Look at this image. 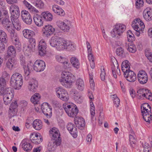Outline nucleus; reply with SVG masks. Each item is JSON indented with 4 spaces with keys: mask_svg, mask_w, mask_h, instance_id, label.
Instances as JSON below:
<instances>
[{
    "mask_svg": "<svg viewBox=\"0 0 152 152\" xmlns=\"http://www.w3.org/2000/svg\"><path fill=\"white\" fill-rule=\"evenodd\" d=\"M50 135L53 140L48 145L49 149L51 151H54L56 148L60 145L61 140L58 129L55 127L52 128L49 131Z\"/></svg>",
    "mask_w": 152,
    "mask_h": 152,
    "instance_id": "f257e3e1",
    "label": "nucleus"
},
{
    "mask_svg": "<svg viewBox=\"0 0 152 152\" xmlns=\"http://www.w3.org/2000/svg\"><path fill=\"white\" fill-rule=\"evenodd\" d=\"M129 62L126 60L122 62L121 69L126 79L129 82H133L136 80V75L133 71L130 70Z\"/></svg>",
    "mask_w": 152,
    "mask_h": 152,
    "instance_id": "f03ea898",
    "label": "nucleus"
},
{
    "mask_svg": "<svg viewBox=\"0 0 152 152\" xmlns=\"http://www.w3.org/2000/svg\"><path fill=\"white\" fill-rule=\"evenodd\" d=\"M75 80V76L69 72L63 71L61 74L60 82L62 85L66 88H70L73 83Z\"/></svg>",
    "mask_w": 152,
    "mask_h": 152,
    "instance_id": "7ed1b4c3",
    "label": "nucleus"
},
{
    "mask_svg": "<svg viewBox=\"0 0 152 152\" xmlns=\"http://www.w3.org/2000/svg\"><path fill=\"white\" fill-rule=\"evenodd\" d=\"M23 79L22 75L18 73L13 74L10 80L11 85L16 89H19L23 84Z\"/></svg>",
    "mask_w": 152,
    "mask_h": 152,
    "instance_id": "20e7f679",
    "label": "nucleus"
},
{
    "mask_svg": "<svg viewBox=\"0 0 152 152\" xmlns=\"http://www.w3.org/2000/svg\"><path fill=\"white\" fill-rule=\"evenodd\" d=\"M63 107L68 115L71 117L76 116L78 112V109L75 104L72 103L64 104Z\"/></svg>",
    "mask_w": 152,
    "mask_h": 152,
    "instance_id": "39448f33",
    "label": "nucleus"
},
{
    "mask_svg": "<svg viewBox=\"0 0 152 152\" xmlns=\"http://www.w3.org/2000/svg\"><path fill=\"white\" fill-rule=\"evenodd\" d=\"M126 29V26L121 24H117L111 32V36L113 37L119 38Z\"/></svg>",
    "mask_w": 152,
    "mask_h": 152,
    "instance_id": "423d86ee",
    "label": "nucleus"
},
{
    "mask_svg": "<svg viewBox=\"0 0 152 152\" xmlns=\"http://www.w3.org/2000/svg\"><path fill=\"white\" fill-rule=\"evenodd\" d=\"M137 95L140 99L145 98L151 101L152 100V94L150 90L145 88H140L138 90L137 92Z\"/></svg>",
    "mask_w": 152,
    "mask_h": 152,
    "instance_id": "0eeeda50",
    "label": "nucleus"
},
{
    "mask_svg": "<svg viewBox=\"0 0 152 152\" xmlns=\"http://www.w3.org/2000/svg\"><path fill=\"white\" fill-rule=\"evenodd\" d=\"M56 92L57 96L61 100L65 102L68 100V94L65 90L61 87H59L56 88Z\"/></svg>",
    "mask_w": 152,
    "mask_h": 152,
    "instance_id": "6e6552de",
    "label": "nucleus"
},
{
    "mask_svg": "<svg viewBox=\"0 0 152 152\" xmlns=\"http://www.w3.org/2000/svg\"><path fill=\"white\" fill-rule=\"evenodd\" d=\"M113 64L111 65V69L113 74L114 78L117 77V75H121L120 71L118 68V64L117 60L114 57L111 58Z\"/></svg>",
    "mask_w": 152,
    "mask_h": 152,
    "instance_id": "1a4fd4ad",
    "label": "nucleus"
},
{
    "mask_svg": "<svg viewBox=\"0 0 152 152\" xmlns=\"http://www.w3.org/2000/svg\"><path fill=\"white\" fill-rule=\"evenodd\" d=\"M0 95L3 96V100L4 104L7 105L10 104L14 97L13 94L10 90H6L3 94Z\"/></svg>",
    "mask_w": 152,
    "mask_h": 152,
    "instance_id": "9d476101",
    "label": "nucleus"
},
{
    "mask_svg": "<svg viewBox=\"0 0 152 152\" xmlns=\"http://www.w3.org/2000/svg\"><path fill=\"white\" fill-rule=\"evenodd\" d=\"M41 110L43 114L48 118H50L52 116L51 106L47 103H43L41 105Z\"/></svg>",
    "mask_w": 152,
    "mask_h": 152,
    "instance_id": "9b49d317",
    "label": "nucleus"
},
{
    "mask_svg": "<svg viewBox=\"0 0 152 152\" xmlns=\"http://www.w3.org/2000/svg\"><path fill=\"white\" fill-rule=\"evenodd\" d=\"M45 67V62L42 60H37L34 62L33 68L34 70L37 72H41L44 70Z\"/></svg>",
    "mask_w": 152,
    "mask_h": 152,
    "instance_id": "f8f14e48",
    "label": "nucleus"
},
{
    "mask_svg": "<svg viewBox=\"0 0 152 152\" xmlns=\"http://www.w3.org/2000/svg\"><path fill=\"white\" fill-rule=\"evenodd\" d=\"M21 17L23 21L28 25H30L32 22V18L29 12L23 10L21 12Z\"/></svg>",
    "mask_w": 152,
    "mask_h": 152,
    "instance_id": "ddd939ff",
    "label": "nucleus"
},
{
    "mask_svg": "<svg viewBox=\"0 0 152 152\" xmlns=\"http://www.w3.org/2000/svg\"><path fill=\"white\" fill-rule=\"evenodd\" d=\"M55 31V29L49 25L44 26L42 29L43 35L46 37L51 35Z\"/></svg>",
    "mask_w": 152,
    "mask_h": 152,
    "instance_id": "4468645a",
    "label": "nucleus"
},
{
    "mask_svg": "<svg viewBox=\"0 0 152 152\" xmlns=\"http://www.w3.org/2000/svg\"><path fill=\"white\" fill-rule=\"evenodd\" d=\"M57 26L64 32H68L69 30L70 21L65 20L63 21H58L56 22Z\"/></svg>",
    "mask_w": 152,
    "mask_h": 152,
    "instance_id": "2eb2a0df",
    "label": "nucleus"
},
{
    "mask_svg": "<svg viewBox=\"0 0 152 152\" xmlns=\"http://www.w3.org/2000/svg\"><path fill=\"white\" fill-rule=\"evenodd\" d=\"M137 77L138 81L142 84H145L148 80L147 74L145 71L143 70L139 72Z\"/></svg>",
    "mask_w": 152,
    "mask_h": 152,
    "instance_id": "dca6fc26",
    "label": "nucleus"
},
{
    "mask_svg": "<svg viewBox=\"0 0 152 152\" xmlns=\"http://www.w3.org/2000/svg\"><path fill=\"white\" fill-rule=\"evenodd\" d=\"M11 14V18H18L20 15V10L18 6L15 4H12L9 8Z\"/></svg>",
    "mask_w": 152,
    "mask_h": 152,
    "instance_id": "f3484780",
    "label": "nucleus"
},
{
    "mask_svg": "<svg viewBox=\"0 0 152 152\" xmlns=\"http://www.w3.org/2000/svg\"><path fill=\"white\" fill-rule=\"evenodd\" d=\"M132 28L134 30H141L145 27L143 23L140 19H137L134 20L132 24Z\"/></svg>",
    "mask_w": 152,
    "mask_h": 152,
    "instance_id": "a211bd4d",
    "label": "nucleus"
},
{
    "mask_svg": "<svg viewBox=\"0 0 152 152\" xmlns=\"http://www.w3.org/2000/svg\"><path fill=\"white\" fill-rule=\"evenodd\" d=\"M20 64L21 65L23 66V67L24 70L25 75L26 76H28L30 73L29 69L30 66H31V62L30 61L29 63L28 64L26 65L25 58L23 56H21L20 57Z\"/></svg>",
    "mask_w": 152,
    "mask_h": 152,
    "instance_id": "6ab92c4d",
    "label": "nucleus"
},
{
    "mask_svg": "<svg viewBox=\"0 0 152 152\" xmlns=\"http://www.w3.org/2000/svg\"><path fill=\"white\" fill-rule=\"evenodd\" d=\"M57 41V50L60 51L67 49V41L63 38L58 37Z\"/></svg>",
    "mask_w": 152,
    "mask_h": 152,
    "instance_id": "aec40b11",
    "label": "nucleus"
},
{
    "mask_svg": "<svg viewBox=\"0 0 152 152\" xmlns=\"http://www.w3.org/2000/svg\"><path fill=\"white\" fill-rule=\"evenodd\" d=\"M38 86V83L37 80L34 78L31 79L28 83V88L31 92H35Z\"/></svg>",
    "mask_w": 152,
    "mask_h": 152,
    "instance_id": "412c9836",
    "label": "nucleus"
},
{
    "mask_svg": "<svg viewBox=\"0 0 152 152\" xmlns=\"http://www.w3.org/2000/svg\"><path fill=\"white\" fill-rule=\"evenodd\" d=\"M46 43L43 39L40 41L39 45V53L41 56L45 55L46 52Z\"/></svg>",
    "mask_w": 152,
    "mask_h": 152,
    "instance_id": "4be33fe9",
    "label": "nucleus"
},
{
    "mask_svg": "<svg viewBox=\"0 0 152 152\" xmlns=\"http://www.w3.org/2000/svg\"><path fill=\"white\" fill-rule=\"evenodd\" d=\"M75 124L78 128L80 130L83 129L85 125V122L84 119L81 117H75L74 119Z\"/></svg>",
    "mask_w": 152,
    "mask_h": 152,
    "instance_id": "5701e85b",
    "label": "nucleus"
},
{
    "mask_svg": "<svg viewBox=\"0 0 152 152\" xmlns=\"http://www.w3.org/2000/svg\"><path fill=\"white\" fill-rule=\"evenodd\" d=\"M66 127L73 137L75 138L77 137V129L73 124L69 123L67 125Z\"/></svg>",
    "mask_w": 152,
    "mask_h": 152,
    "instance_id": "b1692460",
    "label": "nucleus"
},
{
    "mask_svg": "<svg viewBox=\"0 0 152 152\" xmlns=\"http://www.w3.org/2000/svg\"><path fill=\"white\" fill-rule=\"evenodd\" d=\"M30 140L34 144H38L42 141V137L39 134L34 133L31 136Z\"/></svg>",
    "mask_w": 152,
    "mask_h": 152,
    "instance_id": "393cba45",
    "label": "nucleus"
},
{
    "mask_svg": "<svg viewBox=\"0 0 152 152\" xmlns=\"http://www.w3.org/2000/svg\"><path fill=\"white\" fill-rule=\"evenodd\" d=\"M22 147L23 149L27 152L30 151L32 148V146L29 143V140L25 139L22 142Z\"/></svg>",
    "mask_w": 152,
    "mask_h": 152,
    "instance_id": "a878e982",
    "label": "nucleus"
},
{
    "mask_svg": "<svg viewBox=\"0 0 152 152\" xmlns=\"http://www.w3.org/2000/svg\"><path fill=\"white\" fill-rule=\"evenodd\" d=\"M56 59L57 61L64 64L65 68H66L67 66H69L67 59L64 56L60 55H57L56 56Z\"/></svg>",
    "mask_w": 152,
    "mask_h": 152,
    "instance_id": "bb28decb",
    "label": "nucleus"
},
{
    "mask_svg": "<svg viewBox=\"0 0 152 152\" xmlns=\"http://www.w3.org/2000/svg\"><path fill=\"white\" fill-rule=\"evenodd\" d=\"M33 20L35 24L38 26H41L43 25V21L42 16L38 14L34 15Z\"/></svg>",
    "mask_w": 152,
    "mask_h": 152,
    "instance_id": "cd10ccee",
    "label": "nucleus"
},
{
    "mask_svg": "<svg viewBox=\"0 0 152 152\" xmlns=\"http://www.w3.org/2000/svg\"><path fill=\"white\" fill-rule=\"evenodd\" d=\"M16 54V51L14 46L10 45L7 48V55L6 57L9 58L10 57H14Z\"/></svg>",
    "mask_w": 152,
    "mask_h": 152,
    "instance_id": "c85d7f7f",
    "label": "nucleus"
},
{
    "mask_svg": "<svg viewBox=\"0 0 152 152\" xmlns=\"http://www.w3.org/2000/svg\"><path fill=\"white\" fill-rule=\"evenodd\" d=\"M52 10L55 13L58 15L63 16L65 15L64 10L61 7L56 5H54L53 6Z\"/></svg>",
    "mask_w": 152,
    "mask_h": 152,
    "instance_id": "c756f323",
    "label": "nucleus"
},
{
    "mask_svg": "<svg viewBox=\"0 0 152 152\" xmlns=\"http://www.w3.org/2000/svg\"><path fill=\"white\" fill-rule=\"evenodd\" d=\"M11 38L12 39L13 43L16 48L18 50H20L21 49V45L19 41V38L17 34L15 35V36L12 37Z\"/></svg>",
    "mask_w": 152,
    "mask_h": 152,
    "instance_id": "7c9ffc66",
    "label": "nucleus"
},
{
    "mask_svg": "<svg viewBox=\"0 0 152 152\" xmlns=\"http://www.w3.org/2000/svg\"><path fill=\"white\" fill-rule=\"evenodd\" d=\"M23 3L31 12L33 13H36L39 12L38 11L36 8L32 6L26 0H24L23 1Z\"/></svg>",
    "mask_w": 152,
    "mask_h": 152,
    "instance_id": "2f4dec72",
    "label": "nucleus"
},
{
    "mask_svg": "<svg viewBox=\"0 0 152 152\" xmlns=\"http://www.w3.org/2000/svg\"><path fill=\"white\" fill-rule=\"evenodd\" d=\"M18 18H11L12 24L13 25V27L18 31L21 28V24L18 19Z\"/></svg>",
    "mask_w": 152,
    "mask_h": 152,
    "instance_id": "473e14b6",
    "label": "nucleus"
},
{
    "mask_svg": "<svg viewBox=\"0 0 152 152\" xmlns=\"http://www.w3.org/2000/svg\"><path fill=\"white\" fill-rule=\"evenodd\" d=\"M6 83L5 80L2 78L0 77V95L3 94L6 90H9V88L6 89Z\"/></svg>",
    "mask_w": 152,
    "mask_h": 152,
    "instance_id": "72a5a7b5",
    "label": "nucleus"
},
{
    "mask_svg": "<svg viewBox=\"0 0 152 152\" xmlns=\"http://www.w3.org/2000/svg\"><path fill=\"white\" fill-rule=\"evenodd\" d=\"M18 105L16 101H15L14 102H12L10 107L9 110V114L10 115L11 117H12L14 115L15 110L17 108Z\"/></svg>",
    "mask_w": 152,
    "mask_h": 152,
    "instance_id": "f704fd0d",
    "label": "nucleus"
},
{
    "mask_svg": "<svg viewBox=\"0 0 152 152\" xmlns=\"http://www.w3.org/2000/svg\"><path fill=\"white\" fill-rule=\"evenodd\" d=\"M33 126L35 130H39L42 127V123L40 120L37 119L33 121Z\"/></svg>",
    "mask_w": 152,
    "mask_h": 152,
    "instance_id": "c9c22d12",
    "label": "nucleus"
},
{
    "mask_svg": "<svg viewBox=\"0 0 152 152\" xmlns=\"http://www.w3.org/2000/svg\"><path fill=\"white\" fill-rule=\"evenodd\" d=\"M16 63V61L15 58L11 57L8 60L6 63V66L10 69H12L15 67L14 66Z\"/></svg>",
    "mask_w": 152,
    "mask_h": 152,
    "instance_id": "e433bc0d",
    "label": "nucleus"
},
{
    "mask_svg": "<svg viewBox=\"0 0 152 152\" xmlns=\"http://www.w3.org/2000/svg\"><path fill=\"white\" fill-rule=\"evenodd\" d=\"M23 34L24 37L27 39H30L34 35V32L30 30L26 29L23 31Z\"/></svg>",
    "mask_w": 152,
    "mask_h": 152,
    "instance_id": "4c0bfd02",
    "label": "nucleus"
},
{
    "mask_svg": "<svg viewBox=\"0 0 152 152\" xmlns=\"http://www.w3.org/2000/svg\"><path fill=\"white\" fill-rule=\"evenodd\" d=\"M71 64L75 68L78 69L80 66V63L78 58L75 57H72L70 60Z\"/></svg>",
    "mask_w": 152,
    "mask_h": 152,
    "instance_id": "58836bf2",
    "label": "nucleus"
},
{
    "mask_svg": "<svg viewBox=\"0 0 152 152\" xmlns=\"http://www.w3.org/2000/svg\"><path fill=\"white\" fill-rule=\"evenodd\" d=\"M41 96L39 93H35L33 95L31 98V101L34 104H38L39 103V101Z\"/></svg>",
    "mask_w": 152,
    "mask_h": 152,
    "instance_id": "ea45409f",
    "label": "nucleus"
},
{
    "mask_svg": "<svg viewBox=\"0 0 152 152\" xmlns=\"http://www.w3.org/2000/svg\"><path fill=\"white\" fill-rule=\"evenodd\" d=\"M76 85L77 89L80 91L83 90L84 87V83L83 80L80 78L77 80Z\"/></svg>",
    "mask_w": 152,
    "mask_h": 152,
    "instance_id": "a19ab883",
    "label": "nucleus"
},
{
    "mask_svg": "<svg viewBox=\"0 0 152 152\" xmlns=\"http://www.w3.org/2000/svg\"><path fill=\"white\" fill-rule=\"evenodd\" d=\"M143 17L146 21H150L152 20V13L147 8L145 9L143 13Z\"/></svg>",
    "mask_w": 152,
    "mask_h": 152,
    "instance_id": "79ce46f5",
    "label": "nucleus"
},
{
    "mask_svg": "<svg viewBox=\"0 0 152 152\" xmlns=\"http://www.w3.org/2000/svg\"><path fill=\"white\" fill-rule=\"evenodd\" d=\"M73 92L74 93L73 95L75 101L78 103H81L83 102V98L80 94L75 91Z\"/></svg>",
    "mask_w": 152,
    "mask_h": 152,
    "instance_id": "37998d69",
    "label": "nucleus"
},
{
    "mask_svg": "<svg viewBox=\"0 0 152 152\" xmlns=\"http://www.w3.org/2000/svg\"><path fill=\"white\" fill-rule=\"evenodd\" d=\"M42 16L46 21H51L53 18L52 15L48 12H43L42 14Z\"/></svg>",
    "mask_w": 152,
    "mask_h": 152,
    "instance_id": "c03bdc74",
    "label": "nucleus"
},
{
    "mask_svg": "<svg viewBox=\"0 0 152 152\" xmlns=\"http://www.w3.org/2000/svg\"><path fill=\"white\" fill-rule=\"evenodd\" d=\"M33 4L37 7L40 9L43 8L44 3L41 0H31Z\"/></svg>",
    "mask_w": 152,
    "mask_h": 152,
    "instance_id": "a18cd8bd",
    "label": "nucleus"
},
{
    "mask_svg": "<svg viewBox=\"0 0 152 152\" xmlns=\"http://www.w3.org/2000/svg\"><path fill=\"white\" fill-rule=\"evenodd\" d=\"M8 38L6 33L2 30H0V40L2 41L4 43H6Z\"/></svg>",
    "mask_w": 152,
    "mask_h": 152,
    "instance_id": "49530a36",
    "label": "nucleus"
},
{
    "mask_svg": "<svg viewBox=\"0 0 152 152\" xmlns=\"http://www.w3.org/2000/svg\"><path fill=\"white\" fill-rule=\"evenodd\" d=\"M148 113L145 114L144 113L142 114V116L144 120L147 122L150 123V122L152 120V114L151 111H148Z\"/></svg>",
    "mask_w": 152,
    "mask_h": 152,
    "instance_id": "de8ad7c7",
    "label": "nucleus"
},
{
    "mask_svg": "<svg viewBox=\"0 0 152 152\" xmlns=\"http://www.w3.org/2000/svg\"><path fill=\"white\" fill-rule=\"evenodd\" d=\"M2 22L5 29L12 26V22L9 20L8 18L3 19Z\"/></svg>",
    "mask_w": 152,
    "mask_h": 152,
    "instance_id": "09e8293b",
    "label": "nucleus"
},
{
    "mask_svg": "<svg viewBox=\"0 0 152 152\" xmlns=\"http://www.w3.org/2000/svg\"><path fill=\"white\" fill-rule=\"evenodd\" d=\"M58 38L56 37H53L50 41V43L51 46L53 47H55L56 49L57 43Z\"/></svg>",
    "mask_w": 152,
    "mask_h": 152,
    "instance_id": "8fccbe9b",
    "label": "nucleus"
},
{
    "mask_svg": "<svg viewBox=\"0 0 152 152\" xmlns=\"http://www.w3.org/2000/svg\"><path fill=\"white\" fill-rule=\"evenodd\" d=\"M7 30L8 33H9L11 36V37H13L15 36L17 34L15 32V30L14 29V27L12 26L8 27V28L5 29Z\"/></svg>",
    "mask_w": 152,
    "mask_h": 152,
    "instance_id": "3c124183",
    "label": "nucleus"
},
{
    "mask_svg": "<svg viewBox=\"0 0 152 152\" xmlns=\"http://www.w3.org/2000/svg\"><path fill=\"white\" fill-rule=\"evenodd\" d=\"M127 40L128 41L132 42L134 40V35L131 30H129L127 32Z\"/></svg>",
    "mask_w": 152,
    "mask_h": 152,
    "instance_id": "603ef678",
    "label": "nucleus"
},
{
    "mask_svg": "<svg viewBox=\"0 0 152 152\" xmlns=\"http://www.w3.org/2000/svg\"><path fill=\"white\" fill-rule=\"evenodd\" d=\"M145 55L149 61L152 62V53L151 51L148 49H146L145 50Z\"/></svg>",
    "mask_w": 152,
    "mask_h": 152,
    "instance_id": "864d4df0",
    "label": "nucleus"
},
{
    "mask_svg": "<svg viewBox=\"0 0 152 152\" xmlns=\"http://www.w3.org/2000/svg\"><path fill=\"white\" fill-rule=\"evenodd\" d=\"M127 50L130 53H134L136 52L137 50L135 45L134 44H130L129 47L127 48Z\"/></svg>",
    "mask_w": 152,
    "mask_h": 152,
    "instance_id": "5fc2aeb1",
    "label": "nucleus"
},
{
    "mask_svg": "<svg viewBox=\"0 0 152 152\" xmlns=\"http://www.w3.org/2000/svg\"><path fill=\"white\" fill-rule=\"evenodd\" d=\"M151 107L148 103H144L141 106V110H143V112L146 110L151 111Z\"/></svg>",
    "mask_w": 152,
    "mask_h": 152,
    "instance_id": "6e6d98bb",
    "label": "nucleus"
},
{
    "mask_svg": "<svg viewBox=\"0 0 152 152\" xmlns=\"http://www.w3.org/2000/svg\"><path fill=\"white\" fill-rule=\"evenodd\" d=\"M90 103L91 104V119H92L95 114V107L92 101H90Z\"/></svg>",
    "mask_w": 152,
    "mask_h": 152,
    "instance_id": "4d7b16f0",
    "label": "nucleus"
},
{
    "mask_svg": "<svg viewBox=\"0 0 152 152\" xmlns=\"http://www.w3.org/2000/svg\"><path fill=\"white\" fill-rule=\"evenodd\" d=\"M67 49L71 51H73L75 49V45L72 42L67 41Z\"/></svg>",
    "mask_w": 152,
    "mask_h": 152,
    "instance_id": "13d9d810",
    "label": "nucleus"
},
{
    "mask_svg": "<svg viewBox=\"0 0 152 152\" xmlns=\"http://www.w3.org/2000/svg\"><path fill=\"white\" fill-rule=\"evenodd\" d=\"M116 53L118 56L122 57L124 54V50L122 48L120 47L117 49Z\"/></svg>",
    "mask_w": 152,
    "mask_h": 152,
    "instance_id": "bf43d9fd",
    "label": "nucleus"
},
{
    "mask_svg": "<svg viewBox=\"0 0 152 152\" xmlns=\"http://www.w3.org/2000/svg\"><path fill=\"white\" fill-rule=\"evenodd\" d=\"M105 72L104 68L101 67V69L100 77L102 81H104L105 79Z\"/></svg>",
    "mask_w": 152,
    "mask_h": 152,
    "instance_id": "052dcab7",
    "label": "nucleus"
},
{
    "mask_svg": "<svg viewBox=\"0 0 152 152\" xmlns=\"http://www.w3.org/2000/svg\"><path fill=\"white\" fill-rule=\"evenodd\" d=\"M143 0H137L135 3L136 8H140V7L143 6Z\"/></svg>",
    "mask_w": 152,
    "mask_h": 152,
    "instance_id": "680f3d73",
    "label": "nucleus"
},
{
    "mask_svg": "<svg viewBox=\"0 0 152 152\" xmlns=\"http://www.w3.org/2000/svg\"><path fill=\"white\" fill-rule=\"evenodd\" d=\"M28 103L27 101L25 100H23L21 102V105L22 108L24 110L28 108Z\"/></svg>",
    "mask_w": 152,
    "mask_h": 152,
    "instance_id": "e2e57ef3",
    "label": "nucleus"
},
{
    "mask_svg": "<svg viewBox=\"0 0 152 152\" xmlns=\"http://www.w3.org/2000/svg\"><path fill=\"white\" fill-rule=\"evenodd\" d=\"M90 77V83L91 88L92 89H94L95 86L94 83L92 76L89 75Z\"/></svg>",
    "mask_w": 152,
    "mask_h": 152,
    "instance_id": "0e129e2a",
    "label": "nucleus"
},
{
    "mask_svg": "<svg viewBox=\"0 0 152 152\" xmlns=\"http://www.w3.org/2000/svg\"><path fill=\"white\" fill-rule=\"evenodd\" d=\"M120 100L118 98H116L114 99V103L115 106L118 107L119 105Z\"/></svg>",
    "mask_w": 152,
    "mask_h": 152,
    "instance_id": "69168bd1",
    "label": "nucleus"
},
{
    "mask_svg": "<svg viewBox=\"0 0 152 152\" xmlns=\"http://www.w3.org/2000/svg\"><path fill=\"white\" fill-rule=\"evenodd\" d=\"M7 3L10 4H16L18 2V0H6Z\"/></svg>",
    "mask_w": 152,
    "mask_h": 152,
    "instance_id": "338daca9",
    "label": "nucleus"
},
{
    "mask_svg": "<svg viewBox=\"0 0 152 152\" xmlns=\"http://www.w3.org/2000/svg\"><path fill=\"white\" fill-rule=\"evenodd\" d=\"M130 94L132 98H134L135 96V92L134 90L132 89L130 90Z\"/></svg>",
    "mask_w": 152,
    "mask_h": 152,
    "instance_id": "774afa93",
    "label": "nucleus"
}]
</instances>
